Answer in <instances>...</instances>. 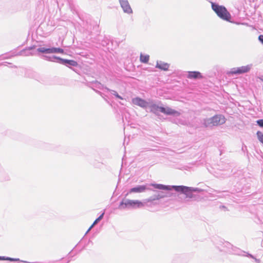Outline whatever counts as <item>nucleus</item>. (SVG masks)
Segmentation results:
<instances>
[{
    "label": "nucleus",
    "mask_w": 263,
    "mask_h": 263,
    "mask_svg": "<svg viewBox=\"0 0 263 263\" xmlns=\"http://www.w3.org/2000/svg\"><path fill=\"white\" fill-rule=\"evenodd\" d=\"M150 185L153 186L156 189L160 190L169 191L174 190L175 191L179 193L178 194V197L179 198H182L181 196L184 195V199L186 198L192 199L195 197L193 192L200 193L203 191L199 188L189 187L184 185H165L156 183H152Z\"/></svg>",
    "instance_id": "obj_1"
},
{
    "label": "nucleus",
    "mask_w": 263,
    "mask_h": 263,
    "mask_svg": "<svg viewBox=\"0 0 263 263\" xmlns=\"http://www.w3.org/2000/svg\"><path fill=\"white\" fill-rule=\"evenodd\" d=\"M148 105L147 108L149 111L156 115H158L159 112H161L166 115H173L175 116H180V113L169 107H164L159 105L162 104L161 101H156L153 99H148Z\"/></svg>",
    "instance_id": "obj_2"
},
{
    "label": "nucleus",
    "mask_w": 263,
    "mask_h": 263,
    "mask_svg": "<svg viewBox=\"0 0 263 263\" xmlns=\"http://www.w3.org/2000/svg\"><path fill=\"white\" fill-rule=\"evenodd\" d=\"M144 206H149L147 199L143 200V201H140L137 200H130L124 198L120 202L118 209L122 210L126 209H130L141 208Z\"/></svg>",
    "instance_id": "obj_3"
},
{
    "label": "nucleus",
    "mask_w": 263,
    "mask_h": 263,
    "mask_svg": "<svg viewBox=\"0 0 263 263\" xmlns=\"http://www.w3.org/2000/svg\"><path fill=\"white\" fill-rule=\"evenodd\" d=\"M209 2L211 4L212 10L219 18L226 21H230L231 15L224 6L219 5L216 3Z\"/></svg>",
    "instance_id": "obj_4"
},
{
    "label": "nucleus",
    "mask_w": 263,
    "mask_h": 263,
    "mask_svg": "<svg viewBox=\"0 0 263 263\" xmlns=\"http://www.w3.org/2000/svg\"><path fill=\"white\" fill-rule=\"evenodd\" d=\"M226 122V119L221 115H216L211 118L204 119L201 123L205 127H212L215 126L222 125Z\"/></svg>",
    "instance_id": "obj_5"
},
{
    "label": "nucleus",
    "mask_w": 263,
    "mask_h": 263,
    "mask_svg": "<svg viewBox=\"0 0 263 263\" xmlns=\"http://www.w3.org/2000/svg\"><path fill=\"white\" fill-rule=\"evenodd\" d=\"M172 194L170 192H164L163 191H158L156 194L147 198L149 206L157 205L158 200L164 197H171Z\"/></svg>",
    "instance_id": "obj_6"
},
{
    "label": "nucleus",
    "mask_w": 263,
    "mask_h": 263,
    "mask_svg": "<svg viewBox=\"0 0 263 263\" xmlns=\"http://www.w3.org/2000/svg\"><path fill=\"white\" fill-rule=\"evenodd\" d=\"M36 51L39 52H41L43 53L50 54V53H63L64 51L63 49L61 48H56V47H52V48H45V47H39L37 49Z\"/></svg>",
    "instance_id": "obj_7"
},
{
    "label": "nucleus",
    "mask_w": 263,
    "mask_h": 263,
    "mask_svg": "<svg viewBox=\"0 0 263 263\" xmlns=\"http://www.w3.org/2000/svg\"><path fill=\"white\" fill-rule=\"evenodd\" d=\"M252 67V65H248L247 66H243L239 67L232 68L229 73L232 74H240L249 72Z\"/></svg>",
    "instance_id": "obj_8"
},
{
    "label": "nucleus",
    "mask_w": 263,
    "mask_h": 263,
    "mask_svg": "<svg viewBox=\"0 0 263 263\" xmlns=\"http://www.w3.org/2000/svg\"><path fill=\"white\" fill-rule=\"evenodd\" d=\"M132 102L134 104L139 106L144 109H147L148 105V99L146 101L139 97H136L133 99Z\"/></svg>",
    "instance_id": "obj_9"
},
{
    "label": "nucleus",
    "mask_w": 263,
    "mask_h": 263,
    "mask_svg": "<svg viewBox=\"0 0 263 263\" xmlns=\"http://www.w3.org/2000/svg\"><path fill=\"white\" fill-rule=\"evenodd\" d=\"M119 1L124 13L129 14L133 13V10L130 6L128 0H119Z\"/></svg>",
    "instance_id": "obj_10"
},
{
    "label": "nucleus",
    "mask_w": 263,
    "mask_h": 263,
    "mask_svg": "<svg viewBox=\"0 0 263 263\" xmlns=\"http://www.w3.org/2000/svg\"><path fill=\"white\" fill-rule=\"evenodd\" d=\"M58 59V63L63 64L68 67H70L71 66L76 67L78 65V63L74 60L64 59L61 58Z\"/></svg>",
    "instance_id": "obj_11"
},
{
    "label": "nucleus",
    "mask_w": 263,
    "mask_h": 263,
    "mask_svg": "<svg viewBox=\"0 0 263 263\" xmlns=\"http://www.w3.org/2000/svg\"><path fill=\"white\" fill-rule=\"evenodd\" d=\"M151 189L147 187L146 185H138L130 189L129 192L132 193H142L146 190H150Z\"/></svg>",
    "instance_id": "obj_12"
},
{
    "label": "nucleus",
    "mask_w": 263,
    "mask_h": 263,
    "mask_svg": "<svg viewBox=\"0 0 263 263\" xmlns=\"http://www.w3.org/2000/svg\"><path fill=\"white\" fill-rule=\"evenodd\" d=\"M186 78L189 79L197 80L203 78L202 74L197 71H187Z\"/></svg>",
    "instance_id": "obj_13"
},
{
    "label": "nucleus",
    "mask_w": 263,
    "mask_h": 263,
    "mask_svg": "<svg viewBox=\"0 0 263 263\" xmlns=\"http://www.w3.org/2000/svg\"><path fill=\"white\" fill-rule=\"evenodd\" d=\"M10 180L9 173L3 168L0 167V181L4 182Z\"/></svg>",
    "instance_id": "obj_14"
},
{
    "label": "nucleus",
    "mask_w": 263,
    "mask_h": 263,
    "mask_svg": "<svg viewBox=\"0 0 263 263\" xmlns=\"http://www.w3.org/2000/svg\"><path fill=\"white\" fill-rule=\"evenodd\" d=\"M170 67V64L162 61H157L156 67L164 71H167Z\"/></svg>",
    "instance_id": "obj_15"
},
{
    "label": "nucleus",
    "mask_w": 263,
    "mask_h": 263,
    "mask_svg": "<svg viewBox=\"0 0 263 263\" xmlns=\"http://www.w3.org/2000/svg\"><path fill=\"white\" fill-rule=\"evenodd\" d=\"M60 57H57L55 55L53 56H48V55H43L42 59L44 60L58 63L59 59Z\"/></svg>",
    "instance_id": "obj_16"
},
{
    "label": "nucleus",
    "mask_w": 263,
    "mask_h": 263,
    "mask_svg": "<svg viewBox=\"0 0 263 263\" xmlns=\"http://www.w3.org/2000/svg\"><path fill=\"white\" fill-rule=\"evenodd\" d=\"M149 59V56L148 54H140V61L142 63H147Z\"/></svg>",
    "instance_id": "obj_17"
},
{
    "label": "nucleus",
    "mask_w": 263,
    "mask_h": 263,
    "mask_svg": "<svg viewBox=\"0 0 263 263\" xmlns=\"http://www.w3.org/2000/svg\"><path fill=\"white\" fill-rule=\"evenodd\" d=\"M105 89L107 91H108V92H110L111 93V94H112V95L115 96L116 98L120 99V100H123V98L121 96H120L116 91L115 90H111L107 87H105Z\"/></svg>",
    "instance_id": "obj_18"
},
{
    "label": "nucleus",
    "mask_w": 263,
    "mask_h": 263,
    "mask_svg": "<svg viewBox=\"0 0 263 263\" xmlns=\"http://www.w3.org/2000/svg\"><path fill=\"white\" fill-rule=\"evenodd\" d=\"M104 215V212L102 213L93 222L91 226V228H93L96 224H97L100 220L102 219Z\"/></svg>",
    "instance_id": "obj_19"
},
{
    "label": "nucleus",
    "mask_w": 263,
    "mask_h": 263,
    "mask_svg": "<svg viewBox=\"0 0 263 263\" xmlns=\"http://www.w3.org/2000/svg\"><path fill=\"white\" fill-rule=\"evenodd\" d=\"M4 260H9L10 261H20V259L19 258H11L9 257H5L4 256ZM22 260H21V261Z\"/></svg>",
    "instance_id": "obj_20"
},
{
    "label": "nucleus",
    "mask_w": 263,
    "mask_h": 263,
    "mask_svg": "<svg viewBox=\"0 0 263 263\" xmlns=\"http://www.w3.org/2000/svg\"><path fill=\"white\" fill-rule=\"evenodd\" d=\"M256 123L259 126L263 128V119H259L257 120Z\"/></svg>",
    "instance_id": "obj_21"
},
{
    "label": "nucleus",
    "mask_w": 263,
    "mask_h": 263,
    "mask_svg": "<svg viewBox=\"0 0 263 263\" xmlns=\"http://www.w3.org/2000/svg\"><path fill=\"white\" fill-rule=\"evenodd\" d=\"M258 40L263 44V35H259Z\"/></svg>",
    "instance_id": "obj_22"
},
{
    "label": "nucleus",
    "mask_w": 263,
    "mask_h": 263,
    "mask_svg": "<svg viewBox=\"0 0 263 263\" xmlns=\"http://www.w3.org/2000/svg\"><path fill=\"white\" fill-rule=\"evenodd\" d=\"M95 84H96V87H97L99 88H101V86H102V84L100 83H99L98 82H96Z\"/></svg>",
    "instance_id": "obj_23"
},
{
    "label": "nucleus",
    "mask_w": 263,
    "mask_h": 263,
    "mask_svg": "<svg viewBox=\"0 0 263 263\" xmlns=\"http://www.w3.org/2000/svg\"><path fill=\"white\" fill-rule=\"evenodd\" d=\"M22 55H29L30 54H32V53H26V51H22V53H21Z\"/></svg>",
    "instance_id": "obj_24"
},
{
    "label": "nucleus",
    "mask_w": 263,
    "mask_h": 263,
    "mask_svg": "<svg viewBox=\"0 0 263 263\" xmlns=\"http://www.w3.org/2000/svg\"><path fill=\"white\" fill-rule=\"evenodd\" d=\"M247 256L254 259L255 257L251 254L248 253Z\"/></svg>",
    "instance_id": "obj_25"
},
{
    "label": "nucleus",
    "mask_w": 263,
    "mask_h": 263,
    "mask_svg": "<svg viewBox=\"0 0 263 263\" xmlns=\"http://www.w3.org/2000/svg\"><path fill=\"white\" fill-rule=\"evenodd\" d=\"M258 79H259L260 81L263 82V74L259 77H258Z\"/></svg>",
    "instance_id": "obj_26"
},
{
    "label": "nucleus",
    "mask_w": 263,
    "mask_h": 263,
    "mask_svg": "<svg viewBox=\"0 0 263 263\" xmlns=\"http://www.w3.org/2000/svg\"><path fill=\"white\" fill-rule=\"evenodd\" d=\"M255 260V261L257 262V263H259L260 262V260L259 259H257L256 258H255L254 259Z\"/></svg>",
    "instance_id": "obj_27"
},
{
    "label": "nucleus",
    "mask_w": 263,
    "mask_h": 263,
    "mask_svg": "<svg viewBox=\"0 0 263 263\" xmlns=\"http://www.w3.org/2000/svg\"><path fill=\"white\" fill-rule=\"evenodd\" d=\"M247 149V146L245 145H243L242 147V151H245V149Z\"/></svg>",
    "instance_id": "obj_28"
},
{
    "label": "nucleus",
    "mask_w": 263,
    "mask_h": 263,
    "mask_svg": "<svg viewBox=\"0 0 263 263\" xmlns=\"http://www.w3.org/2000/svg\"><path fill=\"white\" fill-rule=\"evenodd\" d=\"M0 260H4V256H0Z\"/></svg>",
    "instance_id": "obj_29"
},
{
    "label": "nucleus",
    "mask_w": 263,
    "mask_h": 263,
    "mask_svg": "<svg viewBox=\"0 0 263 263\" xmlns=\"http://www.w3.org/2000/svg\"><path fill=\"white\" fill-rule=\"evenodd\" d=\"M92 228H91V226L90 227V228L88 229V230L87 231L86 233V234L92 229Z\"/></svg>",
    "instance_id": "obj_30"
},
{
    "label": "nucleus",
    "mask_w": 263,
    "mask_h": 263,
    "mask_svg": "<svg viewBox=\"0 0 263 263\" xmlns=\"http://www.w3.org/2000/svg\"><path fill=\"white\" fill-rule=\"evenodd\" d=\"M33 48H34V47H33H33H29V48H28V50H32V49H33Z\"/></svg>",
    "instance_id": "obj_31"
},
{
    "label": "nucleus",
    "mask_w": 263,
    "mask_h": 263,
    "mask_svg": "<svg viewBox=\"0 0 263 263\" xmlns=\"http://www.w3.org/2000/svg\"><path fill=\"white\" fill-rule=\"evenodd\" d=\"M226 244H227V245H229V246H230V244L229 242H227V243H226Z\"/></svg>",
    "instance_id": "obj_32"
}]
</instances>
